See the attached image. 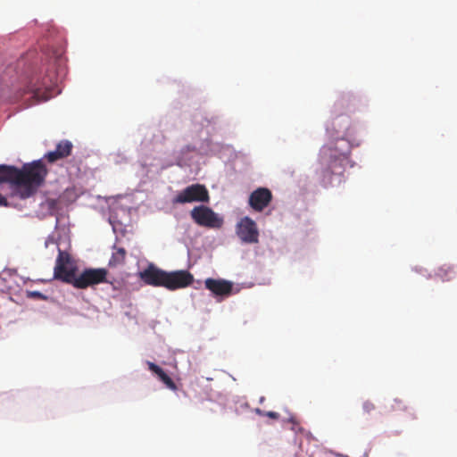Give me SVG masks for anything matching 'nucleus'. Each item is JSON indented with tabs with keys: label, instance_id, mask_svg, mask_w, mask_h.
<instances>
[{
	"label": "nucleus",
	"instance_id": "423d86ee",
	"mask_svg": "<svg viewBox=\"0 0 457 457\" xmlns=\"http://www.w3.org/2000/svg\"><path fill=\"white\" fill-rule=\"evenodd\" d=\"M193 220L202 227L220 228L223 220L209 207L195 206L190 212Z\"/></svg>",
	"mask_w": 457,
	"mask_h": 457
},
{
	"label": "nucleus",
	"instance_id": "20e7f679",
	"mask_svg": "<svg viewBox=\"0 0 457 457\" xmlns=\"http://www.w3.org/2000/svg\"><path fill=\"white\" fill-rule=\"evenodd\" d=\"M108 270L104 268H87L80 274L76 271L73 274H67L66 283L72 285L75 288L85 289L89 287L104 283L107 281Z\"/></svg>",
	"mask_w": 457,
	"mask_h": 457
},
{
	"label": "nucleus",
	"instance_id": "9b49d317",
	"mask_svg": "<svg viewBox=\"0 0 457 457\" xmlns=\"http://www.w3.org/2000/svg\"><path fill=\"white\" fill-rule=\"evenodd\" d=\"M271 201V191L267 187H258L250 194L248 204L253 211L262 212Z\"/></svg>",
	"mask_w": 457,
	"mask_h": 457
},
{
	"label": "nucleus",
	"instance_id": "393cba45",
	"mask_svg": "<svg viewBox=\"0 0 457 457\" xmlns=\"http://www.w3.org/2000/svg\"><path fill=\"white\" fill-rule=\"evenodd\" d=\"M409 414L411 416V419H412V420L416 419V415H414V413L410 412Z\"/></svg>",
	"mask_w": 457,
	"mask_h": 457
},
{
	"label": "nucleus",
	"instance_id": "aec40b11",
	"mask_svg": "<svg viewBox=\"0 0 457 457\" xmlns=\"http://www.w3.org/2000/svg\"><path fill=\"white\" fill-rule=\"evenodd\" d=\"M362 409L365 413L370 414L371 411L375 410V405L370 401H366L362 404Z\"/></svg>",
	"mask_w": 457,
	"mask_h": 457
},
{
	"label": "nucleus",
	"instance_id": "f3484780",
	"mask_svg": "<svg viewBox=\"0 0 457 457\" xmlns=\"http://www.w3.org/2000/svg\"><path fill=\"white\" fill-rule=\"evenodd\" d=\"M146 363H147L148 369L153 373H154L159 378V379L161 381L162 379H164L165 377H167V374L164 372V370L162 368H160L158 365H156L155 363H154L152 361H147Z\"/></svg>",
	"mask_w": 457,
	"mask_h": 457
},
{
	"label": "nucleus",
	"instance_id": "2eb2a0df",
	"mask_svg": "<svg viewBox=\"0 0 457 457\" xmlns=\"http://www.w3.org/2000/svg\"><path fill=\"white\" fill-rule=\"evenodd\" d=\"M436 275L443 281H450L457 275V266L443 265L438 268Z\"/></svg>",
	"mask_w": 457,
	"mask_h": 457
},
{
	"label": "nucleus",
	"instance_id": "6e6552de",
	"mask_svg": "<svg viewBox=\"0 0 457 457\" xmlns=\"http://www.w3.org/2000/svg\"><path fill=\"white\" fill-rule=\"evenodd\" d=\"M238 237L247 244H256L259 241V230L253 220L250 217H244L237 226Z\"/></svg>",
	"mask_w": 457,
	"mask_h": 457
},
{
	"label": "nucleus",
	"instance_id": "9d476101",
	"mask_svg": "<svg viewBox=\"0 0 457 457\" xmlns=\"http://www.w3.org/2000/svg\"><path fill=\"white\" fill-rule=\"evenodd\" d=\"M75 271H77V269L72 264L70 253L59 249L58 256L56 258L55 266L54 269V278L66 283L65 278L67 274H73Z\"/></svg>",
	"mask_w": 457,
	"mask_h": 457
},
{
	"label": "nucleus",
	"instance_id": "f257e3e1",
	"mask_svg": "<svg viewBox=\"0 0 457 457\" xmlns=\"http://www.w3.org/2000/svg\"><path fill=\"white\" fill-rule=\"evenodd\" d=\"M47 172V169L41 160L25 164L22 169L0 165V182L15 185L20 197L26 199L37 192L44 183Z\"/></svg>",
	"mask_w": 457,
	"mask_h": 457
},
{
	"label": "nucleus",
	"instance_id": "39448f33",
	"mask_svg": "<svg viewBox=\"0 0 457 457\" xmlns=\"http://www.w3.org/2000/svg\"><path fill=\"white\" fill-rule=\"evenodd\" d=\"M210 195L207 188L202 184H193L179 191L172 199L173 204H185L193 202L208 203Z\"/></svg>",
	"mask_w": 457,
	"mask_h": 457
},
{
	"label": "nucleus",
	"instance_id": "a211bd4d",
	"mask_svg": "<svg viewBox=\"0 0 457 457\" xmlns=\"http://www.w3.org/2000/svg\"><path fill=\"white\" fill-rule=\"evenodd\" d=\"M390 409L393 411H408V407L398 399H395L393 403L390 405Z\"/></svg>",
	"mask_w": 457,
	"mask_h": 457
},
{
	"label": "nucleus",
	"instance_id": "f8f14e48",
	"mask_svg": "<svg viewBox=\"0 0 457 457\" xmlns=\"http://www.w3.org/2000/svg\"><path fill=\"white\" fill-rule=\"evenodd\" d=\"M166 271L150 264L139 273L140 278L146 284L153 287H164Z\"/></svg>",
	"mask_w": 457,
	"mask_h": 457
},
{
	"label": "nucleus",
	"instance_id": "b1692460",
	"mask_svg": "<svg viewBox=\"0 0 457 457\" xmlns=\"http://www.w3.org/2000/svg\"><path fill=\"white\" fill-rule=\"evenodd\" d=\"M254 412L260 416H265V411L261 410L260 408H256Z\"/></svg>",
	"mask_w": 457,
	"mask_h": 457
},
{
	"label": "nucleus",
	"instance_id": "0eeeda50",
	"mask_svg": "<svg viewBox=\"0 0 457 457\" xmlns=\"http://www.w3.org/2000/svg\"><path fill=\"white\" fill-rule=\"evenodd\" d=\"M351 100L348 97L342 96L338 99L334 105V112L337 115L331 122L330 127L327 128V132L330 135L331 137L335 136V134H340L348 129L349 127V119L348 117H343L342 120L344 124H341V117L339 113L343 109L348 106Z\"/></svg>",
	"mask_w": 457,
	"mask_h": 457
},
{
	"label": "nucleus",
	"instance_id": "412c9836",
	"mask_svg": "<svg viewBox=\"0 0 457 457\" xmlns=\"http://www.w3.org/2000/svg\"><path fill=\"white\" fill-rule=\"evenodd\" d=\"M265 416L273 420H278L280 417L276 411H265Z\"/></svg>",
	"mask_w": 457,
	"mask_h": 457
},
{
	"label": "nucleus",
	"instance_id": "dca6fc26",
	"mask_svg": "<svg viewBox=\"0 0 457 457\" xmlns=\"http://www.w3.org/2000/svg\"><path fill=\"white\" fill-rule=\"evenodd\" d=\"M127 252L124 248L119 247L114 251L109 260L108 265L109 267H117L119 265L124 264L126 260Z\"/></svg>",
	"mask_w": 457,
	"mask_h": 457
},
{
	"label": "nucleus",
	"instance_id": "ddd939ff",
	"mask_svg": "<svg viewBox=\"0 0 457 457\" xmlns=\"http://www.w3.org/2000/svg\"><path fill=\"white\" fill-rule=\"evenodd\" d=\"M204 285L216 296H228L232 293L233 284L224 279L207 278Z\"/></svg>",
	"mask_w": 457,
	"mask_h": 457
},
{
	"label": "nucleus",
	"instance_id": "1a4fd4ad",
	"mask_svg": "<svg viewBox=\"0 0 457 457\" xmlns=\"http://www.w3.org/2000/svg\"><path fill=\"white\" fill-rule=\"evenodd\" d=\"M194 281V276L187 270L166 271L164 287L169 290H176L190 286Z\"/></svg>",
	"mask_w": 457,
	"mask_h": 457
},
{
	"label": "nucleus",
	"instance_id": "f03ea898",
	"mask_svg": "<svg viewBox=\"0 0 457 457\" xmlns=\"http://www.w3.org/2000/svg\"><path fill=\"white\" fill-rule=\"evenodd\" d=\"M352 145L344 135L324 145L320 150V160L326 168L322 170L323 180L331 183L333 176H341L350 162Z\"/></svg>",
	"mask_w": 457,
	"mask_h": 457
},
{
	"label": "nucleus",
	"instance_id": "5701e85b",
	"mask_svg": "<svg viewBox=\"0 0 457 457\" xmlns=\"http://www.w3.org/2000/svg\"><path fill=\"white\" fill-rule=\"evenodd\" d=\"M0 205L1 206H7L8 205L7 200L1 194H0Z\"/></svg>",
	"mask_w": 457,
	"mask_h": 457
},
{
	"label": "nucleus",
	"instance_id": "4be33fe9",
	"mask_svg": "<svg viewBox=\"0 0 457 457\" xmlns=\"http://www.w3.org/2000/svg\"><path fill=\"white\" fill-rule=\"evenodd\" d=\"M287 421L292 423L293 425H297L298 424L296 418L293 414L289 415V417L287 418Z\"/></svg>",
	"mask_w": 457,
	"mask_h": 457
},
{
	"label": "nucleus",
	"instance_id": "7ed1b4c3",
	"mask_svg": "<svg viewBox=\"0 0 457 457\" xmlns=\"http://www.w3.org/2000/svg\"><path fill=\"white\" fill-rule=\"evenodd\" d=\"M54 83L55 77L54 74L46 75L44 77L34 72L27 74L22 79L23 86L16 90L13 101H20L26 95H30V99L35 103L43 100L46 101L49 97L46 91H48Z\"/></svg>",
	"mask_w": 457,
	"mask_h": 457
},
{
	"label": "nucleus",
	"instance_id": "a878e982",
	"mask_svg": "<svg viewBox=\"0 0 457 457\" xmlns=\"http://www.w3.org/2000/svg\"><path fill=\"white\" fill-rule=\"evenodd\" d=\"M263 401H264V397L262 396L260 398V403H262Z\"/></svg>",
	"mask_w": 457,
	"mask_h": 457
},
{
	"label": "nucleus",
	"instance_id": "6ab92c4d",
	"mask_svg": "<svg viewBox=\"0 0 457 457\" xmlns=\"http://www.w3.org/2000/svg\"><path fill=\"white\" fill-rule=\"evenodd\" d=\"M162 382L170 390L175 391L177 390V386L175 382L167 375L164 379L162 380Z\"/></svg>",
	"mask_w": 457,
	"mask_h": 457
},
{
	"label": "nucleus",
	"instance_id": "4468645a",
	"mask_svg": "<svg viewBox=\"0 0 457 457\" xmlns=\"http://www.w3.org/2000/svg\"><path fill=\"white\" fill-rule=\"evenodd\" d=\"M72 143L69 140H62L56 145L54 151L48 152L45 158L51 163L63 159L71 154Z\"/></svg>",
	"mask_w": 457,
	"mask_h": 457
}]
</instances>
